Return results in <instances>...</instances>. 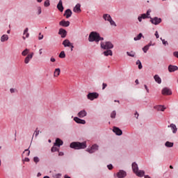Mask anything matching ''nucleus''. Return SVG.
Masks as SVG:
<instances>
[{
	"mask_svg": "<svg viewBox=\"0 0 178 178\" xmlns=\"http://www.w3.org/2000/svg\"><path fill=\"white\" fill-rule=\"evenodd\" d=\"M57 8L58 9V10H60V12H63V5L62 3V0H60L58 5H57Z\"/></svg>",
	"mask_w": 178,
	"mask_h": 178,
	"instance_id": "obj_23",
	"label": "nucleus"
},
{
	"mask_svg": "<svg viewBox=\"0 0 178 178\" xmlns=\"http://www.w3.org/2000/svg\"><path fill=\"white\" fill-rule=\"evenodd\" d=\"M74 120L76 122V123H79V124H86V120H81L77 117H75Z\"/></svg>",
	"mask_w": 178,
	"mask_h": 178,
	"instance_id": "obj_17",
	"label": "nucleus"
},
{
	"mask_svg": "<svg viewBox=\"0 0 178 178\" xmlns=\"http://www.w3.org/2000/svg\"><path fill=\"white\" fill-rule=\"evenodd\" d=\"M59 24L63 27H69V26H70V22L62 20L59 22Z\"/></svg>",
	"mask_w": 178,
	"mask_h": 178,
	"instance_id": "obj_14",
	"label": "nucleus"
},
{
	"mask_svg": "<svg viewBox=\"0 0 178 178\" xmlns=\"http://www.w3.org/2000/svg\"><path fill=\"white\" fill-rule=\"evenodd\" d=\"M63 155H64V154H63V152H60L58 153V156H63Z\"/></svg>",
	"mask_w": 178,
	"mask_h": 178,
	"instance_id": "obj_56",
	"label": "nucleus"
},
{
	"mask_svg": "<svg viewBox=\"0 0 178 178\" xmlns=\"http://www.w3.org/2000/svg\"><path fill=\"white\" fill-rule=\"evenodd\" d=\"M24 161V162H30V159L25 158Z\"/></svg>",
	"mask_w": 178,
	"mask_h": 178,
	"instance_id": "obj_55",
	"label": "nucleus"
},
{
	"mask_svg": "<svg viewBox=\"0 0 178 178\" xmlns=\"http://www.w3.org/2000/svg\"><path fill=\"white\" fill-rule=\"evenodd\" d=\"M150 22L152 23V24H155L156 26L162 22V19L155 17L154 18H150Z\"/></svg>",
	"mask_w": 178,
	"mask_h": 178,
	"instance_id": "obj_9",
	"label": "nucleus"
},
{
	"mask_svg": "<svg viewBox=\"0 0 178 178\" xmlns=\"http://www.w3.org/2000/svg\"><path fill=\"white\" fill-rule=\"evenodd\" d=\"M113 133H115L117 136H122L123 134V132L120 130V129L114 127L113 129Z\"/></svg>",
	"mask_w": 178,
	"mask_h": 178,
	"instance_id": "obj_13",
	"label": "nucleus"
},
{
	"mask_svg": "<svg viewBox=\"0 0 178 178\" xmlns=\"http://www.w3.org/2000/svg\"><path fill=\"white\" fill-rule=\"evenodd\" d=\"M39 54H40V55H42V49H40L39 50Z\"/></svg>",
	"mask_w": 178,
	"mask_h": 178,
	"instance_id": "obj_57",
	"label": "nucleus"
},
{
	"mask_svg": "<svg viewBox=\"0 0 178 178\" xmlns=\"http://www.w3.org/2000/svg\"><path fill=\"white\" fill-rule=\"evenodd\" d=\"M33 56H34L33 52L28 54L24 59V63H26V65L29 64L30 63V60L33 59Z\"/></svg>",
	"mask_w": 178,
	"mask_h": 178,
	"instance_id": "obj_7",
	"label": "nucleus"
},
{
	"mask_svg": "<svg viewBox=\"0 0 178 178\" xmlns=\"http://www.w3.org/2000/svg\"><path fill=\"white\" fill-rule=\"evenodd\" d=\"M33 161L35 163H38V162H40V159L37 156L33 158Z\"/></svg>",
	"mask_w": 178,
	"mask_h": 178,
	"instance_id": "obj_42",
	"label": "nucleus"
},
{
	"mask_svg": "<svg viewBox=\"0 0 178 178\" xmlns=\"http://www.w3.org/2000/svg\"><path fill=\"white\" fill-rule=\"evenodd\" d=\"M165 145L167 147V148H172V147H173V145H175V143H173L172 142L167 141V142H165Z\"/></svg>",
	"mask_w": 178,
	"mask_h": 178,
	"instance_id": "obj_31",
	"label": "nucleus"
},
{
	"mask_svg": "<svg viewBox=\"0 0 178 178\" xmlns=\"http://www.w3.org/2000/svg\"><path fill=\"white\" fill-rule=\"evenodd\" d=\"M148 15H147L146 14H142L141 16H139L138 17V22H141L143 21V19H148Z\"/></svg>",
	"mask_w": 178,
	"mask_h": 178,
	"instance_id": "obj_25",
	"label": "nucleus"
},
{
	"mask_svg": "<svg viewBox=\"0 0 178 178\" xmlns=\"http://www.w3.org/2000/svg\"><path fill=\"white\" fill-rule=\"evenodd\" d=\"M9 40V37L8 35H3L1 38V42H5V41H8Z\"/></svg>",
	"mask_w": 178,
	"mask_h": 178,
	"instance_id": "obj_30",
	"label": "nucleus"
},
{
	"mask_svg": "<svg viewBox=\"0 0 178 178\" xmlns=\"http://www.w3.org/2000/svg\"><path fill=\"white\" fill-rule=\"evenodd\" d=\"M111 119H115L116 118V111H114L111 113Z\"/></svg>",
	"mask_w": 178,
	"mask_h": 178,
	"instance_id": "obj_38",
	"label": "nucleus"
},
{
	"mask_svg": "<svg viewBox=\"0 0 178 178\" xmlns=\"http://www.w3.org/2000/svg\"><path fill=\"white\" fill-rule=\"evenodd\" d=\"M58 34H60V35H61L62 38H65V37H66V35L67 34V32L66 31V30H65L63 29H60Z\"/></svg>",
	"mask_w": 178,
	"mask_h": 178,
	"instance_id": "obj_15",
	"label": "nucleus"
},
{
	"mask_svg": "<svg viewBox=\"0 0 178 178\" xmlns=\"http://www.w3.org/2000/svg\"><path fill=\"white\" fill-rule=\"evenodd\" d=\"M29 53H30V49H25L22 52V56H26V55H29Z\"/></svg>",
	"mask_w": 178,
	"mask_h": 178,
	"instance_id": "obj_32",
	"label": "nucleus"
},
{
	"mask_svg": "<svg viewBox=\"0 0 178 178\" xmlns=\"http://www.w3.org/2000/svg\"><path fill=\"white\" fill-rule=\"evenodd\" d=\"M149 13H151V10H148L147 11L146 16H147V17H149Z\"/></svg>",
	"mask_w": 178,
	"mask_h": 178,
	"instance_id": "obj_50",
	"label": "nucleus"
},
{
	"mask_svg": "<svg viewBox=\"0 0 178 178\" xmlns=\"http://www.w3.org/2000/svg\"><path fill=\"white\" fill-rule=\"evenodd\" d=\"M72 42H70V41L67 39L65 40L63 42V45H64V47H70V45H72Z\"/></svg>",
	"mask_w": 178,
	"mask_h": 178,
	"instance_id": "obj_26",
	"label": "nucleus"
},
{
	"mask_svg": "<svg viewBox=\"0 0 178 178\" xmlns=\"http://www.w3.org/2000/svg\"><path fill=\"white\" fill-rule=\"evenodd\" d=\"M168 127H170L174 134H176V133H177V127H176V124H170V125H168Z\"/></svg>",
	"mask_w": 178,
	"mask_h": 178,
	"instance_id": "obj_19",
	"label": "nucleus"
},
{
	"mask_svg": "<svg viewBox=\"0 0 178 178\" xmlns=\"http://www.w3.org/2000/svg\"><path fill=\"white\" fill-rule=\"evenodd\" d=\"M78 116L79 118H84L85 116H87V112L84 110L81 111L79 113H78Z\"/></svg>",
	"mask_w": 178,
	"mask_h": 178,
	"instance_id": "obj_24",
	"label": "nucleus"
},
{
	"mask_svg": "<svg viewBox=\"0 0 178 178\" xmlns=\"http://www.w3.org/2000/svg\"><path fill=\"white\" fill-rule=\"evenodd\" d=\"M70 47H71V51H73V48H74V46H73V44H72Z\"/></svg>",
	"mask_w": 178,
	"mask_h": 178,
	"instance_id": "obj_60",
	"label": "nucleus"
},
{
	"mask_svg": "<svg viewBox=\"0 0 178 178\" xmlns=\"http://www.w3.org/2000/svg\"><path fill=\"white\" fill-rule=\"evenodd\" d=\"M50 60H51V62H56V60L54 57H51L50 58Z\"/></svg>",
	"mask_w": 178,
	"mask_h": 178,
	"instance_id": "obj_53",
	"label": "nucleus"
},
{
	"mask_svg": "<svg viewBox=\"0 0 178 178\" xmlns=\"http://www.w3.org/2000/svg\"><path fill=\"white\" fill-rule=\"evenodd\" d=\"M99 38V33L95 31H92L89 35L88 41L90 42H94V41L95 42H98Z\"/></svg>",
	"mask_w": 178,
	"mask_h": 178,
	"instance_id": "obj_3",
	"label": "nucleus"
},
{
	"mask_svg": "<svg viewBox=\"0 0 178 178\" xmlns=\"http://www.w3.org/2000/svg\"><path fill=\"white\" fill-rule=\"evenodd\" d=\"M44 38V35L41 34V33H39L38 40H42Z\"/></svg>",
	"mask_w": 178,
	"mask_h": 178,
	"instance_id": "obj_45",
	"label": "nucleus"
},
{
	"mask_svg": "<svg viewBox=\"0 0 178 178\" xmlns=\"http://www.w3.org/2000/svg\"><path fill=\"white\" fill-rule=\"evenodd\" d=\"M154 79L155 80V82L158 83V84H161V83H162V79H161L159 75L158 74L154 75Z\"/></svg>",
	"mask_w": 178,
	"mask_h": 178,
	"instance_id": "obj_22",
	"label": "nucleus"
},
{
	"mask_svg": "<svg viewBox=\"0 0 178 178\" xmlns=\"http://www.w3.org/2000/svg\"><path fill=\"white\" fill-rule=\"evenodd\" d=\"M99 97V94L97 92H89L87 95L88 99H90V101H94V99H97Z\"/></svg>",
	"mask_w": 178,
	"mask_h": 178,
	"instance_id": "obj_6",
	"label": "nucleus"
},
{
	"mask_svg": "<svg viewBox=\"0 0 178 178\" xmlns=\"http://www.w3.org/2000/svg\"><path fill=\"white\" fill-rule=\"evenodd\" d=\"M56 151L59 152V148H58L55 146H53L51 147V152H56Z\"/></svg>",
	"mask_w": 178,
	"mask_h": 178,
	"instance_id": "obj_37",
	"label": "nucleus"
},
{
	"mask_svg": "<svg viewBox=\"0 0 178 178\" xmlns=\"http://www.w3.org/2000/svg\"><path fill=\"white\" fill-rule=\"evenodd\" d=\"M151 44H147L146 46H145L143 48V51L145 52V54H147V51H148L149 49V46Z\"/></svg>",
	"mask_w": 178,
	"mask_h": 178,
	"instance_id": "obj_34",
	"label": "nucleus"
},
{
	"mask_svg": "<svg viewBox=\"0 0 178 178\" xmlns=\"http://www.w3.org/2000/svg\"><path fill=\"white\" fill-rule=\"evenodd\" d=\"M59 58H60L61 59L66 58V54L63 51L60 53Z\"/></svg>",
	"mask_w": 178,
	"mask_h": 178,
	"instance_id": "obj_35",
	"label": "nucleus"
},
{
	"mask_svg": "<svg viewBox=\"0 0 178 178\" xmlns=\"http://www.w3.org/2000/svg\"><path fill=\"white\" fill-rule=\"evenodd\" d=\"M43 178H49V177L45 176V177H44Z\"/></svg>",
	"mask_w": 178,
	"mask_h": 178,
	"instance_id": "obj_64",
	"label": "nucleus"
},
{
	"mask_svg": "<svg viewBox=\"0 0 178 178\" xmlns=\"http://www.w3.org/2000/svg\"><path fill=\"white\" fill-rule=\"evenodd\" d=\"M135 116H136V119H138V113L136 112L135 113Z\"/></svg>",
	"mask_w": 178,
	"mask_h": 178,
	"instance_id": "obj_59",
	"label": "nucleus"
},
{
	"mask_svg": "<svg viewBox=\"0 0 178 178\" xmlns=\"http://www.w3.org/2000/svg\"><path fill=\"white\" fill-rule=\"evenodd\" d=\"M103 19H104L106 21L107 20V22H109L111 26H115V27H116V23L115 21H113V19H112V17H111L110 15L104 14L103 15Z\"/></svg>",
	"mask_w": 178,
	"mask_h": 178,
	"instance_id": "obj_4",
	"label": "nucleus"
},
{
	"mask_svg": "<svg viewBox=\"0 0 178 178\" xmlns=\"http://www.w3.org/2000/svg\"><path fill=\"white\" fill-rule=\"evenodd\" d=\"M143 37V33H139L136 37L134 38V41H138L139 40H141V38Z\"/></svg>",
	"mask_w": 178,
	"mask_h": 178,
	"instance_id": "obj_33",
	"label": "nucleus"
},
{
	"mask_svg": "<svg viewBox=\"0 0 178 178\" xmlns=\"http://www.w3.org/2000/svg\"><path fill=\"white\" fill-rule=\"evenodd\" d=\"M59 74H60V69L56 68L54 70V77H59Z\"/></svg>",
	"mask_w": 178,
	"mask_h": 178,
	"instance_id": "obj_27",
	"label": "nucleus"
},
{
	"mask_svg": "<svg viewBox=\"0 0 178 178\" xmlns=\"http://www.w3.org/2000/svg\"><path fill=\"white\" fill-rule=\"evenodd\" d=\"M104 55L105 56H109V55L110 56H112V55H113V53L112 52V50L108 49L107 51H104Z\"/></svg>",
	"mask_w": 178,
	"mask_h": 178,
	"instance_id": "obj_28",
	"label": "nucleus"
},
{
	"mask_svg": "<svg viewBox=\"0 0 178 178\" xmlns=\"http://www.w3.org/2000/svg\"><path fill=\"white\" fill-rule=\"evenodd\" d=\"M154 108H156V110L159 111H161V112H163L165 109H166L165 107H163V106H156Z\"/></svg>",
	"mask_w": 178,
	"mask_h": 178,
	"instance_id": "obj_29",
	"label": "nucleus"
},
{
	"mask_svg": "<svg viewBox=\"0 0 178 178\" xmlns=\"http://www.w3.org/2000/svg\"><path fill=\"white\" fill-rule=\"evenodd\" d=\"M102 90H105V88H106V87H108V85L106 83H103L102 84Z\"/></svg>",
	"mask_w": 178,
	"mask_h": 178,
	"instance_id": "obj_47",
	"label": "nucleus"
},
{
	"mask_svg": "<svg viewBox=\"0 0 178 178\" xmlns=\"http://www.w3.org/2000/svg\"><path fill=\"white\" fill-rule=\"evenodd\" d=\"M127 54L128 56H131L132 58H134V55H136V54L133 51L127 52Z\"/></svg>",
	"mask_w": 178,
	"mask_h": 178,
	"instance_id": "obj_41",
	"label": "nucleus"
},
{
	"mask_svg": "<svg viewBox=\"0 0 178 178\" xmlns=\"http://www.w3.org/2000/svg\"><path fill=\"white\" fill-rule=\"evenodd\" d=\"M81 5L80 4H76V6H75V7L74 8V10H73V11L74 12H75L76 13H80V12H81V9L80 8H81Z\"/></svg>",
	"mask_w": 178,
	"mask_h": 178,
	"instance_id": "obj_21",
	"label": "nucleus"
},
{
	"mask_svg": "<svg viewBox=\"0 0 178 178\" xmlns=\"http://www.w3.org/2000/svg\"><path fill=\"white\" fill-rule=\"evenodd\" d=\"M38 15H41V7H38Z\"/></svg>",
	"mask_w": 178,
	"mask_h": 178,
	"instance_id": "obj_48",
	"label": "nucleus"
},
{
	"mask_svg": "<svg viewBox=\"0 0 178 178\" xmlns=\"http://www.w3.org/2000/svg\"><path fill=\"white\" fill-rule=\"evenodd\" d=\"M99 146L97 144L93 145L90 149H88L89 154H94L95 151H98Z\"/></svg>",
	"mask_w": 178,
	"mask_h": 178,
	"instance_id": "obj_8",
	"label": "nucleus"
},
{
	"mask_svg": "<svg viewBox=\"0 0 178 178\" xmlns=\"http://www.w3.org/2000/svg\"><path fill=\"white\" fill-rule=\"evenodd\" d=\"M132 170L138 177H143L144 175H145V172L144 170H138V165L136 163H132Z\"/></svg>",
	"mask_w": 178,
	"mask_h": 178,
	"instance_id": "obj_2",
	"label": "nucleus"
},
{
	"mask_svg": "<svg viewBox=\"0 0 178 178\" xmlns=\"http://www.w3.org/2000/svg\"><path fill=\"white\" fill-rule=\"evenodd\" d=\"M24 35L25 36H23L22 38L23 40H26V38H29L30 34L29 33V28H26L24 31Z\"/></svg>",
	"mask_w": 178,
	"mask_h": 178,
	"instance_id": "obj_20",
	"label": "nucleus"
},
{
	"mask_svg": "<svg viewBox=\"0 0 178 178\" xmlns=\"http://www.w3.org/2000/svg\"><path fill=\"white\" fill-rule=\"evenodd\" d=\"M161 92L163 95H172V90L168 88H164Z\"/></svg>",
	"mask_w": 178,
	"mask_h": 178,
	"instance_id": "obj_10",
	"label": "nucleus"
},
{
	"mask_svg": "<svg viewBox=\"0 0 178 178\" xmlns=\"http://www.w3.org/2000/svg\"><path fill=\"white\" fill-rule=\"evenodd\" d=\"M60 177H62V175H60V174H57L56 175V178H60Z\"/></svg>",
	"mask_w": 178,
	"mask_h": 178,
	"instance_id": "obj_54",
	"label": "nucleus"
},
{
	"mask_svg": "<svg viewBox=\"0 0 178 178\" xmlns=\"http://www.w3.org/2000/svg\"><path fill=\"white\" fill-rule=\"evenodd\" d=\"M136 65H138V69L140 70L143 69V65L141 64V61L140 60H138L136 61Z\"/></svg>",
	"mask_w": 178,
	"mask_h": 178,
	"instance_id": "obj_36",
	"label": "nucleus"
},
{
	"mask_svg": "<svg viewBox=\"0 0 178 178\" xmlns=\"http://www.w3.org/2000/svg\"><path fill=\"white\" fill-rule=\"evenodd\" d=\"M177 70H178L177 66L172 65L168 66V72H170V73H173V72H176Z\"/></svg>",
	"mask_w": 178,
	"mask_h": 178,
	"instance_id": "obj_12",
	"label": "nucleus"
},
{
	"mask_svg": "<svg viewBox=\"0 0 178 178\" xmlns=\"http://www.w3.org/2000/svg\"><path fill=\"white\" fill-rule=\"evenodd\" d=\"M107 167L109 170H112L113 169V165H112V164L107 165Z\"/></svg>",
	"mask_w": 178,
	"mask_h": 178,
	"instance_id": "obj_46",
	"label": "nucleus"
},
{
	"mask_svg": "<svg viewBox=\"0 0 178 178\" xmlns=\"http://www.w3.org/2000/svg\"><path fill=\"white\" fill-rule=\"evenodd\" d=\"M101 47L102 49H112L113 44L111 42H102Z\"/></svg>",
	"mask_w": 178,
	"mask_h": 178,
	"instance_id": "obj_5",
	"label": "nucleus"
},
{
	"mask_svg": "<svg viewBox=\"0 0 178 178\" xmlns=\"http://www.w3.org/2000/svg\"><path fill=\"white\" fill-rule=\"evenodd\" d=\"M51 5V3H49V0H46L44 3V6H45L46 8H47V6H49Z\"/></svg>",
	"mask_w": 178,
	"mask_h": 178,
	"instance_id": "obj_40",
	"label": "nucleus"
},
{
	"mask_svg": "<svg viewBox=\"0 0 178 178\" xmlns=\"http://www.w3.org/2000/svg\"><path fill=\"white\" fill-rule=\"evenodd\" d=\"M154 35L156 36V38H159V34L158 33L157 31L155 32Z\"/></svg>",
	"mask_w": 178,
	"mask_h": 178,
	"instance_id": "obj_49",
	"label": "nucleus"
},
{
	"mask_svg": "<svg viewBox=\"0 0 178 178\" xmlns=\"http://www.w3.org/2000/svg\"><path fill=\"white\" fill-rule=\"evenodd\" d=\"M99 41H104V38H102V37L99 35V40H98V42H99Z\"/></svg>",
	"mask_w": 178,
	"mask_h": 178,
	"instance_id": "obj_52",
	"label": "nucleus"
},
{
	"mask_svg": "<svg viewBox=\"0 0 178 178\" xmlns=\"http://www.w3.org/2000/svg\"><path fill=\"white\" fill-rule=\"evenodd\" d=\"M38 129H36V130L35 131V133L33 134V136L35 135V137H37V136H38L40 134V131H38Z\"/></svg>",
	"mask_w": 178,
	"mask_h": 178,
	"instance_id": "obj_43",
	"label": "nucleus"
},
{
	"mask_svg": "<svg viewBox=\"0 0 178 178\" xmlns=\"http://www.w3.org/2000/svg\"><path fill=\"white\" fill-rule=\"evenodd\" d=\"M64 178H70V177H69L68 175H65L64 176Z\"/></svg>",
	"mask_w": 178,
	"mask_h": 178,
	"instance_id": "obj_61",
	"label": "nucleus"
},
{
	"mask_svg": "<svg viewBox=\"0 0 178 178\" xmlns=\"http://www.w3.org/2000/svg\"><path fill=\"white\" fill-rule=\"evenodd\" d=\"M23 154L26 155V156H29V155H30V151L29 149H25Z\"/></svg>",
	"mask_w": 178,
	"mask_h": 178,
	"instance_id": "obj_39",
	"label": "nucleus"
},
{
	"mask_svg": "<svg viewBox=\"0 0 178 178\" xmlns=\"http://www.w3.org/2000/svg\"><path fill=\"white\" fill-rule=\"evenodd\" d=\"M72 10L67 9L64 13V16L66 17V19H69V17H72Z\"/></svg>",
	"mask_w": 178,
	"mask_h": 178,
	"instance_id": "obj_16",
	"label": "nucleus"
},
{
	"mask_svg": "<svg viewBox=\"0 0 178 178\" xmlns=\"http://www.w3.org/2000/svg\"><path fill=\"white\" fill-rule=\"evenodd\" d=\"M160 40L162 41L163 45L168 44V41H165V39H162V38H161Z\"/></svg>",
	"mask_w": 178,
	"mask_h": 178,
	"instance_id": "obj_44",
	"label": "nucleus"
},
{
	"mask_svg": "<svg viewBox=\"0 0 178 178\" xmlns=\"http://www.w3.org/2000/svg\"><path fill=\"white\" fill-rule=\"evenodd\" d=\"M145 178H151V177L149 176H148V175H145Z\"/></svg>",
	"mask_w": 178,
	"mask_h": 178,
	"instance_id": "obj_63",
	"label": "nucleus"
},
{
	"mask_svg": "<svg viewBox=\"0 0 178 178\" xmlns=\"http://www.w3.org/2000/svg\"><path fill=\"white\" fill-rule=\"evenodd\" d=\"M70 147L74 149H84L85 148H87V143L72 142Z\"/></svg>",
	"mask_w": 178,
	"mask_h": 178,
	"instance_id": "obj_1",
	"label": "nucleus"
},
{
	"mask_svg": "<svg viewBox=\"0 0 178 178\" xmlns=\"http://www.w3.org/2000/svg\"><path fill=\"white\" fill-rule=\"evenodd\" d=\"M10 91L11 93H13V92H15V89L11 88V89H10Z\"/></svg>",
	"mask_w": 178,
	"mask_h": 178,
	"instance_id": "obj_58",
	"label": "nucleus"
},
{
	"mask_svg": "<svg viewBox=\"0 0 178 178\" xmlns=\"http://www.w3.org/2000/svg\"><path fill=\"white\" fill-rule=\"evenodd\" d=\"M60 145H63V141L60 140V138L56 139V143H54V147H60Z\"/></svg>",
	"mask_w": 178,
	"mask_h": 178,
	"instance_id": "obj_18",
	"label": "nucleus"
},
{
	"mask_svg": "<svg viewBox=\"0 0 178 178\" xmlns=\"http://www.w3.org/2000/svg\"><path fill=\"white\" fill-rule=\"evenodd\" d=\"M144 87H145L147 92H149V89H148V87L147 86V85H145Z\"/></svg>",
	"mask_w": 178,
	"mask_h": 178,
	"instance_id": "obj_51",
	"label": "nucleus"
},
{
	"mask_svg": "<svg viewBox=\"0 0 178 178\" xmlns=\"http://www.w3.org/2000/svg\"><path fill=\"white\" fill-rule=\"evenodd\" d=\"M135 83H136V84H138V79H136V80L135 81Z\"/></svg>",
	"mask_w": 178,
	"mask_h": 178,
	"instance_id": "obj_62",
	"label": "nucleus"
},
{
	"mask_svg": "<svg viewBox=\"0 0 178 178\" xmlns=\"http://www.w3.org/2000/svg\"><path fill=\"white\" fill-rule=\"evenodd\" d=\"M126 176H127V174L126 173L125 171L122 170L117 173L118 178H124Z\"/></svg>",
	"mask_w": 178,
	"mask_h": 178,
	"instance_id": "obj_11",
	"label": "nucleus"
}]
</instances>
